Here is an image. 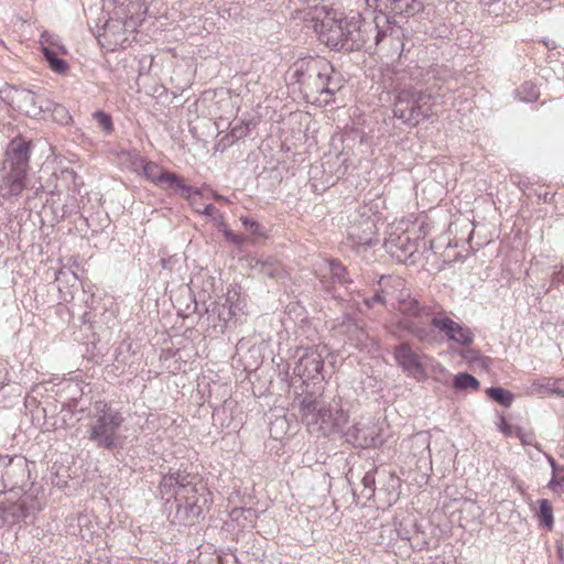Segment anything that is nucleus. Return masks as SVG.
Segmentation results:
<instances>
[{"instance_id":"36","label":"nucleus","mask_w":564,"mask_h":564,"mask_svg":"<svg viewBox=\"0 0 564 564\" xmlns=\"http://www.w3.org/2000/svg\"><path fill=\"white\" fill-rule=\"evenodd\" d=\"M249 133V124L248 123H240L231 128L230 133L228 134V138H231L234 140H239L245 137H247Z\"/></svg>"},{"instance_id":"13","label":"nucleus","mask_w":564,"mask_h":564,"mask_svg":"<svg viewBox=\"0 0 564 564\" xmlns=\"http://www.w3.org/2000/svg\"><path fill=\"white\" fill-rule=\"evenodd\" d=\"M12 102L17 105L20 111L29 117H37L45 109H50L52 101L26 89H15L12 96Z\"/></svg>"},{"instance_id":"39","label":"nucleus","mask_w":564,"mask_h":564,"mask_svg":"<svg viewBox=\"0 0 564 564\" xmlns=\"http://www.w3.org/2000/svg\"><path fill=\"white\" fill-rule=\"evenodd\" d=\"M15 469H20L23 474L26 469V462L20 458L17 463L11 460L10 467L7 469L6 475L10 476L11 471H14Z\"/></svg>"},{"instance_id":"17","label":"nucleus","mask_w":564,"mask_h":564,"mask_svg":"<svg viewBox=\"0 0 564 564\" xmlns=\"http://www.w3.org/2000/svg\"><path fill=\"white\" fill-rule=\"evenodd\" d=\"M382 282L383 286L376 291L373 296L365 299V304L369 308L373 307L376 304L386 305L387 295H393L398 289L404 288V280L399 276H390L388 279L382 278L379 282L380 285H382Z\"/></svg>"},{"instance_id":"32","label":"nucleus","mask_w":564,"mask_h":564,"mask_svg":"<svg viewBox=\"0 0 564 564\" xmlns=\"http://www.w3.org/2000/svg\"><path fill=\"white\" fill-rule=\"evenodd\" d=\"M94 118L98 123V127L104 130L107 134L113 131V123L111 117L104 111H96Z\"/></svg>"},{"instance_id":"11","label":"nucleus","mask_w":564,"mask_h":564,"mask_svg":"<svg viewBox=\"0 0 564 564\" xmlns=\"http://www.w3.org/2000/svg\"><path fill=\"white\" fill-rule=\"evenodd\" d=\"M393 358L402 371L416 381H424L427 372L424 366L425 355H420L413 350L412 346L404 341L393 348Z\"/></svg>"},{"instance_id":"34","label":"nucleus","mask_w":564,"mask_h":564,"mask_svg":"<svg viewBox=\"0 0 564 564\" xmlns=\"http://www.w3.org/2000/svg\"><path fill=\"white\" fill-rule=\"evenodd\" d=\"M481 3L487 7L490 14L496 17L503 14L506 11V2L502 0H480Z\"/></svg>"},{"instance_id":"40","label":"nucleus","mask_w":564,"mask_h":564,"mask_svg":"<svg viewBox=\"0 0 564 564\" xmlns=\"http://www.w3.org/2000/svg\"><path fill=\"white\" fill-rule=\"evenodd\" d=\"M224 235L227 238V240L234 242L235 245L239 246L243 242V238L237 234H234L231 230H229L226 226L224 228Z\"/></svg>"},{"instance_id":"20","label":"nucleus","mask_w":564,"mask_h":564,"mask_svg":"<svg viewBox=\"0 0 564 564\" xmlns=\"http://www.w3.org/2000/svg\"><path fill=\"white\" fill-rule=\"evenodd\" d=\"M42 53H43L45 61L47 62L48 66L51 67V69L53 72H55L57 74H65L67 72V69H68L67 62L63 58H59L54 50L43 45Z\"/></svg>"},{"instance_id":"1","label":"nucleus","mask_w":564,"mask_h":564,"mask_svg":"<svg viewBox=\"0 0 564 564\" xmlns=\"http://www.w3.org/2000/svg\"><path fill=\"white\" fill-rule=\"evenodd\" d=\"M388 17H376L366 21L358 11H349L339 17H326L318 31V36L328 47L335 51L354 52L361 48H376L388 36H392L393 28Z\"/></svg>"},{"instance_id":"26","label":"nucleus","mask_w":564,"mask_h":564,"mask_svg":"<svg viewBox=\"0 0 564 564\" xmlns=\"http://www.w3.org/2000/svg\"><path fill=\"white\" fill-rule=\"evenodd\" d=\"M401 479L393 473L387 475L384 490L389 496V502H397L400 497Z\"/></svg>"},{"instance_id":"7","label":"nucleus","mask_w":564,"mask_h":564,"mask_svg":"<svg viewBox=\"0 0 564 564\" xmlns=\"http://www.w3.org/2000/svg\"><path fill=\"white\" fill-rule=\"evenodd\" d=\"M430 99V95L413 87L401 88L394 98L393 116L406 127L414 128L433 116Z\"/></svg>"},{"instance_id":"53","label":"nucleus","mask_w":564,"mask_h":564,"mask_svg":"<svg viewBox=\"0 0 564 564\" xmlns=\"http://www.w3.org/2000/svg\"><path fill=\"white\" fill-rule=\"evenodd\" d=\"M399 536H400L401 539H409V536H408V535H405V532H400V531H399Z\"/></svg>"},{"instance_id":"38","label":"nucleus","mask_w":564,"mask_h":564,"mask_svg":"<svg viewBox=\"0 0 564 564\" xmlns=\"http://www.w3.org/2000/svg\"><path fill=\"white\" fill-rule=\"evenodd\" d=\"M10 509H11V514L17 518H26L28 517V511H26L23 502L15 503Z\"/></svg>"},{"instance_id":"47","label":"nucleus","mask_w":564,"mask_h":564,"mask_svg":"<svg viewBox=\"0 0 564 564\" xmlns=\"http://www.w3.org/2000/svg\"><path fill=\"white\" fill-rule=\"evenodd\" d=\"M462 357L463 358H466V359H471V360H475L476 359V351L473 350V349H467L466 351H464L462 354Z\"/></svg>"},{"instance_id":"41","label":"nucleus","mask_w":564,"mask_h":564,"mask_svg":"<svg viewBox=\"0 0 564 564\" xmlns=\"http://www.w3.org/2000/svg\"><path fill=\"white\" fill-rule=\"evenodd\" d=\"M241 220H242L243 226L247 229L252 230L253 234H258V230H259L260 226H259V224L256 220H253L251 218H248V217L241 218Z\"/></svg>"},{"instance_id":"6","label":"nucleus","mask_w":564,"mask_h":564,"mask_svg":"<svg viewBox=\"0 0 564 564\" xmlns=\"http://www.w3.org/2000/svg\"><path fill=\"white\" fill-rule=\"evenodd\" d=\"M123 422L124 417L119 410L104 400L96 401L88 425V440L98 448L115 451L121 445L118 430Z\"/></svg>"},{"instance_id":"49","label":"nucleus","mask_w":564,"mask_h":564,"mask_svg":"<svg viewBox=\"0 0 564 564\" xmlns=\"http://www.w3.org/2000/svg\"><path fill=\"white\" fill-rule=\"evenodd\" d=\"M213 220L221 226H226L224 224V216L218 212V214H216L214 217H213Z\"/></svg>"},{"instance_id":"12","label":"nucleus","mask_w":564,"mask_h":564,"mask_svg":"<svg viewBox=\"0 0 564 564\" xmlns=\"http://www.w3.org/2000/svg\"><path fill=\"white\" fill-rule=\"evenodd\" d=\"M432 326L444 333L448 340L459 345L468 346L474 340V334L468 327L456 323L442 310H438L437 315H433Z\"/></svg>"},{"instance_id":"44","label":"nucleus","mask_w":564,"mask_h":564,"mask_svg":"<svg viewBox=\"0 0 564 564\" xmlns=\"http://www.w3.org/2000/svg\"><path fill=\"white\" fill-rule=\"evenodd\" d=\"M8 381V371L4 367L0 366V390L7 384Z\"/></svg>"},{"instance_id":"27","label":"nucleus","mask_w":564,"mask_h":564,"mask_svg":"<svg viewBox=\"0 0 564 564\" xmlns=\"http://www.w3.org/2000/svg\"><path fill=\"white\" fill-rule=\"evenodd\" d=\"M534 386H539L540 389L550 391L552 393H555L556 395L564 398V378H543L540 382L534 383Z\"/></svg>"},{"instance_id":"28","label":"nucleus","mask_w":564,"mask_h":564,"mask_svg":"<svg viewBox=\"0 0 564 564\" xmlns=\"http://www.w3.org/2000/svg\"><path fill=\"white\" fill-rule=\"evenodd\" d=\"M256 268L259 269L262 275L268 278H276L281 272L280 264L273 259L258 260Z\"/></svg>"},{"instance_id":"54","label":"nucleus","mask_w":564,"mask_h":564,"mask_svg":"<svg viewBox=\"0 0 564 564\" xmlns=\"http://www.w3.org/2000/svg\"><path fill=\"white\" fill-rule=\"evenodd\" d=\"M399 536H400L401 539H409V536H408V535H405V532H400V531H399Z\"/></svg>"},{"instance_id":"50","label":"nucleus","mask_w":564,"mask_h":564,"mask_svg":"<svg viewBox=\"0 0 564 564\" xmlns=\"http://www.w3.org/2000/svg\"><path fill=\"white\" fill-rule=\"evenodd\" d=\"M547 460L552 467V474H554V470L558 469L561 466L556 464L555 459L552 456H547Z\"/></svg>"},{"instance_id":"24","label":"nucleus","mask_w":564,"mask_h":564,"mask_svg":"<svg viewBox=\"0 0 564 564\" xmlns=\"http://www.w3.org/2000/svg\"><path fill=\"white\" fill-rule=\"evenodd\" d=\"M487 395L505 408H509L513 401L512 393L500 387L488 388Z\"/></svg>"},{"instance_id":"35","label":"nucleus","mask_w":564,"mask_h":564,"mask_svg":"<svg viewBox=\"0 0 564 564\" xmlns=\"http://www.w3.org/2000/svg\"><path fill=\"white\" fill-rule=\"evenodd\" d=\"M202 189L196 188L184 183L183 186H180V195L184 197L191 206H195V196H200Z\"/></svg>"},{"instance_id":"21","label":"nucleus","mask_w":564,"mask_h":564,"mask_svg":"<svg viewBox=\"0 0 564 564\" xmlns=\"http://www.w3.org/2000/svg\"><path fill=\"white\" fill-rule=\"evenodd\" d=\"M143 173L148 180L159 186H164V178L169 174V172L154 162H145Z\"/></svg>"},{"instance_id":"10","label":"nucleus","mask_w":564,"mask_h":564,"mask_svg":"<svg viewBox=\"0 0 564 564\" xmlns=\"http://www.w3.org/2000/svg\"><path fill=\"white\" fill-rule=\"evenodd\" d=\"M328 355L326 346L308 347L296 362L293 373L308 386L321 383L324 380V358Z\"/></svg>"},{"instance_id":"14","label":"nucleus","mask_w":564,"mask_h":564,"mask_svg":"<svg viewBox=\"0 0 564 564\" xmlns=\"http://www.w3.org/2000/svg\"><path fill=\"white\" fill-rule=\"evenodd\" d=\"M346 441L355 447L369 448L376 447L381 443V440L376 432L375 426L365 424H355L345 433Z\"/></svg>"},{"instance_id":"4","label":"nucleus","mask_w":564,"mask_h":564,"mask_svg":"<svg viewBox=\"0 0 564 564\" xmlns=\"http://www.w3.org/2000/svg\"><path fill=\"white\" fill-rule=\"evenodd\" d=\"M30 142L14 138L8 144L6 159L0 169V197H18L29 186Z\"/></svg>"},{"instance_id":"23","label":"nucleus","mask_w":564,"mask_h":564,"mask_svg":"<svg viewBox=\"0 0 564 564\" xmlns=\"http://www.w3.org/2000/svg\"><path fill=\"white\" fill-rule=\"evenodd\" d=\"M453 387L458 391L467 389L478 390L479 381L467 372H459L453 379Z\"/></svg>"},{"instance_id":"18","label":"nucleus","mask_w":564,"mask_h":564,"mask_svg":"<svg viewBox=\"0 0 564 564\" xmlns=\"http://www.w3.org/2000/svg\"><path fill=\"white\" fill-rule=\"evenodd\" d=\"M386 10L394 15L411 17L422 10V3L417 0H382Z\"/></svg>"},{"instance_id":"33","label":"nucleus","mask_w":564,"mask_h":564,"mask_svg":"<svg viewBox=\"0 0 564 564\" xmlns=\"http://www.w3.org/2000/svg\"><path fill=\"white\" fill-rule=\"evenodd\" d=\"M184 185V181L175 173H170L164 178V189H171L174 194H180V186Z\"/></svg>"},{"instance_id":"22","label":"nucleus","mask_w":564,"mask_h":564,"mask_svg":"<svg viewBox=\"0 0 564 564\" xmlns=\"http://www.w3.org/2000/svg\"><path fill=\"white\" fill-rule=\"evenodd\" d=\"M518 100L523 102H534L540 96V91L532 82H524L516 91Z\"/></svg>"},{"instance_id":"52","label":"nucleus","mask_w":564,"mask_h":564,"mask_svg":"<svg viewBox=\"0 0 564 564\" xmlns=\"http://www.w3.org/2000/svg\"><path fill=\"white\" fill-rule=\"evenodd\" d=\"M197 197L198 196H195V206H193V207L195 208V212L200 213V209L197 207V204H198Z\"/></svg>"},{"instance_id":"48","label":"nucleus","mask_w":564,"mask_h":564,"mask_svg":"<svg viewBox=\"0 0 564 564\" xmlns=\"http://www.w3.org/2000/svg\"><path fill=\"white\" fill-rule=\"evenodd\" d=\"M554 474L557 476V479H560V481L564 486V466H561L558 469H555Z\"/></svg>"},{"instance_id":"16","label":"nucleus","mask_w":564,"mask_h":564,"mask_svg":"<svg viewBox=\"0 0 564 564\" xmlns=\"http://www.w3.org/2000/svg\"><path fill=\"white\" fill-rule=\"evenodd\" d=\"M365 324L361 319L352 316H345L341 323L343 333L346 334L348 340L357 348H367L369 335L365 329Z\"/></svg>"},{"instance_id":"45","label":"nucleus","mask_w":564,"mask_h":564,"mask_svg":"<svg viewBox=\"0 0 564 564\" xmlns=\"http://www.w3.org/2000/svg\"><path fill=\"white\" fill-rule=\"evenodd\" d=\"M558 486H561V487H562V486H563V484L560 481V479H557V476H556L555 474H552V478H551V480L549 481L547 487H549L550 489L555 490V488H556V487H558Z\"/></svg>"},{"instance_id":"3","label":"nucleus","mask_w":564,"mask_h":564,"mask_svg":"<svg viewBox=\"0 0 564 564\" xmlns=\"http://www.w3.org/2000/svg\"><path fill=\"white\" fill-rule=\"evenodd\" d=\"M293 409L311 433L332 436L343 431L348 414L335 399L327 402L315 391L297 393L293 399Z\"/></svg>"},{"instance_id":"46","label":"nucleus","mask_w":564,"mask_h":564,"mask_svg":"<svg viewBox=\"0 0 564 564\" xmlns=\"http://www.w3.org/2000/svg\"><path fill=\"white\" fill-rule=\"evenodd\" d=\"M238 513H247L248 516H253V510L252 509H234L232 511V518L234 519H238Z\"/></svg>"},{"instance_id":"9","label":"nucleus","mask_w":564,"mask_h":564,"mask_svg":"<svg viewBox=\"0 0 564 564\" xmlns=\"http://www.w3.org/2000/svg\"><path fill=\"white\" fill-rule=\"evenodd\" d=\"M377 214L370 205L359 206L349 216L348 238L357 246H371L377 234Z\"/></svg>"},{"instance_id":"37","label":"nucleus","mask_w":564,"mask_h":564,"mask_svg":"<svg viewBox=\"0 0 564 564\" xmlns=\"http://www.w3.org/2000/svg\"><path fill=\"white\" fill-rule=\"evenodd\" d=\"M232 315H236V313L232 310V302L230 297H228L226 304H224L221 311H219V317L224 319L225 323H228Z\"/></svg>"},{"instance_id":"8","label":"nucleus","mask_w":564,"mask_h":564,"mask_svg":"<svg viewBox=\"0 0 564 564\" xmlns=\"http://www.w3.org/2000/svg\"><path fill=\"white\" fill-rule=\"evenodd\" d=\"M291 70L305 96L316 98L328 74L334 73V66L324 57L307 56L294 62Z\"/></svg>"},{"instance_id":"15","label":"nucleus","mask_w":564,"mask_h":564,"mask_svg":"<svg viewBox=\"0 0 564 564\" xmlns=\"http://www.w3.org/2000/svg\"><path fill=\"white\" fill-rule=\"evenodd\" d=\"M386 249L398 261H405L416 252V243L405 234L390 235L387 239Z\"/></svg>"},{"instance_id":"5","label":"nucleus","mask_w":564,"mask_h":564,"mask_svg":"<svg viewBox=\"0 0 564 564\" xmlns=\"http://www.w3.org/2000/svg\"><path fill=\"white\" fill-rule=\"evenodd\" d=\"M399 294L394 297L398 301V311L403 315L399 322V327L422 343H432L435 339L433 327L429 326L427 321L437 315L438 310L426 304H421L415 297H412L403 288L398 289Z\"/></svg>"},{"instance_id":"25","label":"nucleus","mask_w":564,"mask_h":564,"mask_svg":"<svg viewBox=\"0 0 564 564\" xmlns=\"http://www.w3.org/2000/svg\"><path fill=\"white\" fill-rule=\"evenodd\" d=\"M328 270L330 278L338 284L351 283V280L347 275L346 268L337 260H330L328 262Z\"/></svg>"},{"instance_id":"42","label":"nucleus","mask_w":564,"mask_h":564,"mask_svg":"<svg viewBox=\"0 0 564 564\" xmlns=\"http://www.w3.org/2000/svg\"><path fill=\"white\" fill-rule=\"evenodd\" d=\"M200 213L207 217L213 218L216 214H218V210L216 209V207L213 204H208L204 207L203 210H200Z\"/></svg>"},{"instance_id":"31","label":"nucleus","mask_w":564,"mask_h":564,"mask_svg":"<svg viewBox=\"0 0 564 564\" xmlns=\"http://www.w3.org/2000/svg\"><path fill=\"white\" fill-rule=\"evenodd\" d=\"M58 177L65 183L72 184V187L69 186V189H72L73 192H79V187L83 185L80 177L73 169H63Z\"/></svg>"},{"instance_id":"43","label":"nucleus","mask_w":564,"mask_h":564,"mask_svg":"<svg viewBox=\"0 0 564 564\" xmlns=\"http://www.w3.org/2000/svg\"><path fill=\"white\" fill-rule=\"evenodd\" d=\"M362 482L366 488L372 489L375 485V476L371 473H367L362 478Z\"/></svg>"},{"instance_id":"2","label":"nucleus","mask_w":564,"mask_h":564,"mask_svg":"<svg viewBox=\"0 0 564 564\" xmlns=\"http://www.w3.org/2000/svg\"><path fill=\"white\" fill-rule=\"evenodd\" d=\"M159 495L166 502L173 498L176 505L175 518L184 524H193L212 503V494L206 484L185 469L170 468L159 482Z\"/></svg>"},{"instance_id":"55","label":"nucleus","mask_w":564,"mask_h":564,"mask_svg":"<svg viewBox=\"0 0 564 564\" xmlns=\"http://www.w3.org/2000/svg\"><path fill=\"white\" fill-rule=\"evenodd\" d=\"M503 424H505V425H507L505 421H503ZM502 431H503L506 434H509V433H508V426H505V427L502 429Z\"/></svg>"},{"instance_id":"51","label":"nucleus","mask_w":564,"mask_h":564,"mask_svg":"<svg viewBox=\"0 0 564 564\" xmlns=\"http://www.w3.org/2000/svg\"><path fill=\"white\" fill-rule=\"evenodd\" d=\"M212 196L213 198H215L216 200H219V202H227V198L220 194H218L217 192L215 191H212Z\"/></svg>"},{"instance_id":"19","label":"nucleus","mask_w":564,"mask_h":564,"mask_svg":"<svg viewBox=\"0 0 564 564\" xmlns=\"http://www.w3.org/2000/svg\"><path fill=\"white\" fill-rule=\"evenodd\" d=\"M341 87L340 75L334 69V73L328 74L326 77L324 87H322L315 99L319 102L329 104L336 91L340 90Z\"/></svg>"},{"instance_id":"30","label":"nucleus","mask_w":564,"mask_h":564,"mask_svg":"<svg viewBox=\"0 0 564 564\" xmlns=\"http://www.w3.org/2000/svg\"><path fill=\"white\" fill-rule=\"evenodd\" d=\"M539 518L547 529H552L554 522L553 509L547 499L539 500Z\"/></svg>"},{"instance_id":"29","label":"nucleus","mask_w":564,"mask_h":564,"mask_svg":"<svg viewBox=\"0 0 564 564\" xmlns=\"http://www.w3.org/2000/svg\"><path fill=\"white\" fill-rule=\"evenodd\" d=\"M46 111L52 112L53 119L61 124H68L72 121V116L69 115V111L63 105L55 104L52 101L50 109H45V112Z\"/></svg>"}]
</instances>
